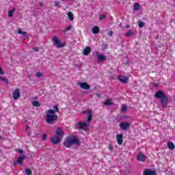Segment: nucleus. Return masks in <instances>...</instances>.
Wrapping results in <instances>:
<instances>
[{
	"label": "nucleus",
	"mask_w": 175,
	"mask_h": 175,
	"mask_svg": "<svg viewBox=\"0 0 175 175\" xmlns=\"http://www.w3.org/2000/svg\"><path fill=\"white\" fill-rule=\"evenodd\" d=\"M59 111L58 106L53 105V109H49L46 113V121L47 124H53L58 120V115L56 113Z\"/></svg>",
	"instance_id": "1"
},
{
	"label": "nucleus",
	"mask_w": 175,
	"mask_h": 175,
	"mask_svg": "<svg viewBox=\"0 0 175 175\" xmlns=\"http://www.w3.org/2000/svg\"><path fill=\"white\" fill-rule=\"evenodd\" d=\"M76 144H80V140L77 137L74 135L67 137L63 143L64 147H66L67 148H70L72 146Z\"/></svg>",
	"instance_id": "2"
},
{
	"label": "nucleus",
	"mask_w": 175,
	"mask_h": 175,
	"mask_svg": "<svg viewBox=\"0 0 175 175\" xmlns=\"http://www.w3.org/2000/svg\"><path fill=\"white\" fill-rule=\"evenodd\" d=\"M52 41L53 42L55 46H56V47L58 49H62V47H65V42H61L57 36H53Z\"/></svg>",
	"instance_id": "3"
},
{
	"label": "nucleus",
	"mask_w": 175,
	"mask_h": 175,
	"mask_svg": "<svg viewBox=\"0 0 175 175\" xmlns=\"http://www.w3.org/2000/svg\"><path fill=\"white\" fill-rule=\"evenodd\" d=\"M77 129H83V131H88L90 129V123L79 122L76 124Z\"/></svg>",
	"instance_id": "4"
},
{
	"label": "nucleus",
	"mask_w": 175,
	"mask_h": 175,
	"mask_svg": "<svg viewBox=\"0 0 175 175\" xmlns=\"http://www.w3.org/2000/svg\"><path fill=\"white\" fill-rule=\"evenodd\" d=\"M166 94L162 90H159L154 94V97L157 99H163V98L166 97Z\"/></svg>",
	"instance_id": "5"
},
{
	"label": "nucleus",
	"mask_w": 175,
	"mask_h": 175,
	"mask_svg": "<svg viewBox=\"0 0 175 175\" xmlns=\"http://www.w3.org/2000/svg\"><path fill=\"white\" fill-rule=\"evenodd\" d=\"M83 114H88L87 122L90 124L92 121V111L90 110L84 111Z\"/></svg>",
	"instance_id": "6"
},
{
	"label": "nucleus",
	"mask_w": 175,
	"mask_h": 175,
	"mask_svg": "<svg viewBox=\"0 0 175 175\" xmlns=\"http://www.w3.org/2000/svg\"><path fill=\"white\" fill-rule=\"evenodd\" d=\"M120 128L122 131H128V129H129V128H131V124H129V123H128L126 122H121L120 124Z\"/></svg>",
	"instance_id": "7"
},
{
	"label": "nucleus",
	"mask_w": 175,
	"mask_h": 175,
	"mask_svg": "<svg viewBox=\"0 0 175 175\" xmlns=\"http://www.w3.org/2000/svg\"><path fill=\"white\" fill-rule=\"evenodd\" d=\"M143 175H157V171L147 168L144 170Z\"/></svg>",
	"instance_id": "8"
},
{
	"label": "nucleus",
	"mask_w": 175,
	"mask_h": 175,
	"mask_svg": "<svg viewBox=\"0 0 175 175\" xmlns=\"http://www.w3.org/2000/svg\"><path fill=\"white\" fill-rule=\"evenodd\" d=\"M61 139H62L61 137L58 135H54L52 137L51 142L53 143V144H58V143L61 142Z\"/></svg>",
	"instance_id": "9"
},
{
	"label": "nucleus",
	"mask_w": 175,
	"mask_h": 175,
	"mask_svg": "<svg viewBox=\"0 0 175 175\" xmlns=\"http://www.w3.org/2000/svg\"><path fill=\"white\" fill-rule=\"evenodd\" d=\"M137 161H139L140 162H146V159H147V157L144 154H143L142 152L139 153V154L137 156Z\"/></svg>",
	"instance_id": "10"
},
{
	"label": "nucleus",
	"mask_w": 175,
	"mask_h": 175,
	"mask_svg": "<svg viewBox=\"0 0 175 175\" xmlns=\"http://www.w3.org/2000/svg\"><path fill=\"white\" fill-rule=\"evenodd\" d=\"M160 102L161 103L162 107H166V106H167V102H169V98H167V96H165V97L161 98Z\"/></svg>",
	"instance_id": "11"
},
{
	"label": "nucleus",
	"mask_w": 175,
	"mask_h": 175,
	"mask_svg": "<svg viewBox=\"0 0 175 175\" xmlns=\"http://www.w3.org/2000/svg\"><path fill=\"white\" fill-rule=\"evenodd\" d=\"M65 133H64V129H62L61 127H58L56 130V136H59L62 139Z\"/></svg>",
	"instance_id": "12"
},
{
	"label": "nucleus",
	"mask_w": 175,
	"mask_h": 175,
	"mask_svg": "<svg viewBox=\"0 0 175 175\" xmlns=\"http://www.w3.org/2000/svg\"><path fill=\"white\" fill-rule=\"evenodd\" d=\"M78 85L83 90H90V84L83 82L78 83Z\"/></svg>",
	"instance_id": "13"
},
{
	"label": "nucleus",
	"mask_w": 175,
	"mask_h": 175,
	"mask_svg": "<svg viewBox=\"0 0 175 175\" xmlns=\"http://www.w3.org/2000/svg\"><path fill=\"white\" fill-rule=\"evenodd\" d=\"M122 137H124V135L123 134H118L116 136L118 144L120 146H121V144H122V143H124V139H122Z\"/></svg>",
	"instance_id": "14"
},
{
	"label": "nucleus",
	"mask_w": 175,
	"mask_h": 175,
	"mask_svg": "<svg viewBox=\"0 0 175 175\" xmlns=\"http://www.w3.org/2000/svg\"><path fill=\"white\" fill-rule=\"evenodd\" d=\"M20 96H21L20 90L16 89L13 93L14 99L15 100H17V99H18Z\"/></svg>",
	"instance_id": "15"
},
{
	"label": "nucleus",
	"mask_w": 175,
	"mask_h": 175,
	"mask_svg": "<svg viewBox=\"0 0 175 175\" xmlns=\"http://www.w3.org/2000/svg\"><path fill=\"white\" fill-rule=\"evenodd\" d=\"M118 79L119 81L123 83L124 84H126V83H128V78L126 77L120 75L118 77Z\"/></svg>",
	"instance_id": "16"
},
{
	"label": "nucleus",
	"mask_w": 175,
	"mask_h": 175,
	"mask_svg": "<svg viewBox=\"0 0 175 175\" xmlns=\"http://www.w3.org/2000/svg\"><path fill=\"white\" fill-rule=\"evenodd\" d=\"M105 59H106V56L103 54L97 55V62H98V64H100V62H102V61H105Z\"/></svg>",
	"instance_id": "17"
},
{
	"label": "nucleus",
	"mask_w": 175,
	"mask_h": 175,
	"mask_svg": "<svg viewBox=\"0 0 175 175\" xmlns=\"http://www.w3.org/2000/svg\"><path fill=\"white\" fill-rule=\"evenodd\" d=\"M136 32L132 29H129V31L126 33V38H131L135 35Z\"/></svg>",
	"instance_id": "18"
},
{
	"label": "nucleus",
	"mask_w": 175,
	"mask_h": 175,
	"mask_svg": "<svg viewBox=\"0 0 175 175\" xmlns=\"http://www.w3.org/2000/svg\"><path fill=\"white\" fill-rule=\"evenodd\" d=\"M24 159H25V156L24 154H22L20 157H18L17 159L18 165H21L24 161Z\"/></svg>",
	"instance_id": "19"
},
{
	"label": "nucleus",
	"mask_w": 175,
	"mask_h": 175,
	"mask_svg": "<svg viewBox=\"0 0 175 175\" xmlns=\"http://www.w3.org/2000/svg\"><path fill=\"white\" fill-rule=\"evenodd\" d=\"M91 53V48L90 46H87L83 51V55H88Z\"/></svg>",
	"instance_id": "20"
},
{
	"label": "nucleus",
	"mask_w": 175,
	"mask_h": 175,
	"mask_svg": "<svg viewBox=\"0 0 175 175\" xmlns=\"http://www.w3.org/2000/svg\"><path fill=\"white\" fill-rule=\"evenodd\" d=\"M167 146L168 148H169L170 150H174V148H175L174 144L173 142H169L167 143Z\"/></svg>",
	"instance_id": "21"
},
{
	"label": "nucleus",
	"mask_w": 175,
	"mask_h": 175,
	"mask_svg": "<svg viewBox=\"0 0 175 175\" xmlns=\"http://www.w3.org/2000/svg\"><path fill=\"white\" fill-rule=\"evenodd\" d=\"M92 32L94 33V35H96V33H99V27L95 26L92 29Z\"/></svg>",
	"instance_id": "22"
},
{
	"label": "nucleus",
	"mask_w": 175,
	"mask_h": 175,
	"mask_svg": "<svg viewBox=\"0 0 175 175\" xmlns=\"http://www.w3.org/2000/svg\"><path fill=\"white\" fill-rule=\"evenodd\" d=\"M70 21H73L75 20V18L73 17V13L72 12H69L67 14Z\"/></svg>",
	"instance_id": "23"
},
{
	"label": "nucleus",
	"mask_w": 175,
	"mask_h": 175,
	"mask_svg": "<svg viewBox=\"0 0 175 175\" xmlns=\"http://www.w3.org/2000/svg\"><path fill=\"white\" fill-rule=\"evenodd\" d=\"M105 106H112L113 103L111 100L107 99L106 101L104 102Z\"/></svg>",
	"instance_id": "24"
},
{
	"label": "nucleus",
	"mask_w": 175,
	"mask_h": 175,
	"mask_svg": "<svg viewBox=\"0 0 175 175\" xmlns=\"http://www.w3.org/2000/svg\"><path fill=\"white\" fill-rule=\"evenodd\" d=\"M32 105H33V106H34V107H40V103H39L37 100H33L32 102Z\"/></svg>",
	"instance_id": "25"
},
{
	"label": "nucleus",
	"mask_w": 175,
	"mask_h": 175,
	"mask_svg": "<svg viewBox=\"0 0 175 175\" xmlns=\"http://www.w3.org/2000/svg\"><path fill=\"white\" fill-rule=\"evenodd\" d=\"M14 10H16V9L14 8L8 12V17L13 16V14H14Z\"/></svg>",
	"instance_id": "26"
},
{
	"label": "nucleus",
	"mask_w": 175,
	"mask_h": 175,
	"mask_svg": "<svg viewBox=\"0 0 175 175\" xmlns=\"http://www.w3.org/2000/svg\"><path fill=\"white\" fill-rule=\"evenodd\" d=\"M16 33L23 35V36H25V35H27V33L25 31H22L21 29H18V30L16 31Z\"/></svg>",
	"instance_id": "27"
},
{
	"label": "nucleus",
	"mask_w": 175,
	"mask_h": 175,
	"mask_svg": "<svg viewBox=\"0 0 175 175\" xmlns=\"http://www.w3.org/2000/svg\"><path fill=\"white\" fill-rule=\"evenodd\" d=\"M25 172L26 174H27V175H32V171L28 168H26L25 170Z\"/></svg>",
	"instance_id": "28"
},
{
	"label": "nucleus",
	"mask_w": 175,
	"mask_h": 175,
	"mask_svg": "<svg viewBox=\"0 0 175 175\" xmlns=\"http://www.w3.org/2000/svg\"><path fill=\"white\" fill-rule=\"evenodd\" d=\"M54 4H55V8H61V2L59 1H54Z\"/></svg>",
	"instance_id": "29"
},
{
	"label": "nucleus",
	"mask_w": 175,
	"mask_h": 175,
	"mask_svg": "<svg viewBox=\"0 0 175 175\" xmlns=\"http://www.w3.org/2000/svg\"><path fill=\"white\" fill-rule=\"evenodd\" d=\"M139 8H140V5H139V3H136L135 5H134V10H139Z\"/></svg>",
	"instance_id": "30"
},
{
	"label": "nucleus",
	"mask_w": 175,
	"mask_h": 175,
	"mask_svg": "<svg viewBox=\"0 0 175 175\" xmlns=\"http://www.w3.org/2000/svg\"><path fill=\"white\" fill-rule=\"evenodd\" d=\"M121 110L122 111H126V110H128V107H126V105H122Z\"/></svg>",
	"instance_id": "31"
},
{
	"label": "nucleus",
	"mask_w": 175,
	"mask_h": 175,
	"mask_svg": "<svg viewBox=\"0 0 175 175\" xmlns=\"http://www.w3.org/2000/svg\"><path fill=\"white\" fill-rule=\"evenodd\" d=\"M139 28H143L144 27V23H143L142 21H139Z\"/></svg>",
	"instance_id": "32"
},
{
	"label": "nucleus",
	"mask_w": 175,
	"mask_h": 175,
	"mask_svg": "<svg viewBox=\"0 0 175 175\" xmlns=\"http://www.w3.org/2000/svg\"><path fill=\"white\" fill-rule=\"evenodd\" d=\"M0 80H1V81H4L5 83H8V79H6V78L0 77Z\"/></svg>",
	"instance_id": "33"
},
{
	"label": "nucleus",
	"mask_w": 175,
	"mask_h": 175,
	"mask_svg": "<svg viewBox=\"0 0 175 175\" xmlns=\"http://www.w3.org/2000/svg\"><path fill=\"white\" fill-rule=\"evenodd\" d=\"M104 18H106V15H100L99 16V20H104Z\"/></svg>",
	"instance_id": "34"
},
{
	"label": "nucleus",
	"mask_w": 175,
	"mask_h": 175,
	"mask_svg": "<svg viewBox=\"0 0 175 175\" xmlns=\"http://www.w3.org/2000/svg\"><path fill=\"white\" fill-rule=\"evenodd\" d=\"M46 139H47V135L43 134L42 135V140H43V142H44L46 140Z\"/></svg>",
	"instance_id": "35"
},
{
	"label": "nucleus",
	"mask_w": 175,
	"mask_h": 175,
	"mask_svg": "<svg viewBox=\"0 0 175 175\" xmlns=\"http://www.w3.org/2000/svg\"><path fill=\"white\" fill-rule=\"evenodd\" d=\"M16 152H18L19 154H23V152H24V150H23L22 149H17Z\"/></svg>",
	"instance_id": "36"
},
{
	"label": "nucleus",
	"mask_w": 175,
	"mask_h": 175,
	"mask_svg": "<svg viewBox=\"0 0 175 175\" xmlns=\"http://www.w3.org/2000/svg\"><path fill=\"white\" fill-rule=\"evenodd\" d=\"M107 36H113V31H110L107 33Z\"/></svg>",
	"instance_id": "37"
},
{
	"label": "nucleus",
	"mask_w": 175,
	"mask_h": 175,
	"mask_svg": "<svg viewBox=\"0 0 175 175\" xmlns=\"http://www.w3.org/2000/svg\"><path fill=\"white\" fill-rule=\"evenodd\" d=\"M70 29H72V26H67L66 28V31H70Z\"/></svg>",
	"instance_id": "38"
},
{
	"label": "nucleus",
	"mask_w": 175,
	"mask_h": 175,
	"mask_svg": "<svg viewBox=\"0 0 175 175\" xmlns=\"http://www.w3.org/2000/svg\"><path fill=\"white\" fill-rule=\"evenodd\" d=\"M33 51H36V53H38L39 51V49L38 47L33 48Z\"/></svg>",
	"instance_id": "39"
},
{
	"label": "nucleus",
	"mask_w": 175,
	"mask_h": 175,
	"mask_svg": "<svg viewBox=\"0 0 175 175\" xmlns=\"http://www.w3.org/2000/svg\"><path fill=\"white\" fill-rule=\"evenodd\" d=\"M36 76L37 77H42V74L40 72H37Z\"/></svg>",
	"instance_id": "40"
},
{
	"label": "nucleus",
	"mask_w": 175,
	"mask_h": 175,
	"mask_svg": "<svg viewBox=\"0 0 175 175\" xmlns=\"http://www.w3.org/2000/svg\"><path fill=\"white\" fill-rule=\"evenodd\" d=\"M109 150H110V151H113V145H109Z\"/></svg>",
	"instance_id": "41"
},
{
	"label": "nucleus",
	"mask_w": 175,
	"mask_h": 175,
	"mask_svg": "<svg viewBox=\"0 0 175 175\" xmlns=\"http://www.w3.org/2000/svg\"><path fill=\"white\" fill-rule=\"evenodd\" d=\"M0 75H5V72L3 70H2V68L0 67Z\"/></svg>",
	"instance_id": "42"
},
{
	"label": "nucleus",
	"mask_w": 175,
	"mask_h": 175,
	"mask_svg": "<svg viewBox=\"0 0 175 175\" xmlns=\"http://www.w3.org/2000/svg\"><path fill=\"white\" fill-rule=\"evenodd\" d=\"M96 96H98V98H100V92H97L96 94Z\"/></svg>",
	"instance_id": "43"
},
{
	"label": "nucleus",
	"mask_w": 175,
	"mask_h": 175,
	"mask_svg": "<svg viewBox=\"0 0 175 175\" xmlns=\"http://www.w3.org/2000/svg\"><path fill=\"white\" fill-rule=\"evenodd\" d=\"M18 163H14L13 165L14 166H16L17 165Z\"/></svg>",
	"instance_id": "44"
},
{
	"label": "nucleus",
	"mask_w": 175,
	"mask_h": 175,
	"mask_svg": "<svg viewBox=\"0 0 175 175\" xmlns=\"http://www.w3.org/2000/svg\"><path fill=\"white\" fill-rule=\"evenodd\" d=\"M126 28H129V26H126Z\"/></svg>",
	"instance_id": "45"
},
{
	"label": "nucleus",
	"mask_w": 175,
	"mask_h": 175,
	"mask_svg": "<svg viewBox=\"0 0 175 175\" xmlns=\"http://www.w3.org/2000/svg\"><path fill=\"white\" fill-rule=\"evenodd\" d=\"M2 139V137H1V135H0V139Z\"/></svg>",
	"instance_id": "46"
},
{
	"label": "nucleus",
	"mask_w": 175,
	"mask_h": 175,
	"mask_svg": "<svg viewBox=\"0 0 175 175\" xmlns=\"http://www.w3.org/2000/svg\"><path fill=\"white\" fill-rule=\"evenodd\" d=\"M27 128H29V126H27Z\"/></svg>",
	"instance_id": "47"
},
{
	"label": "nucleus",
	"mask_w": 175,
	"mask_h": 175,
	"mask_svg": "<svg viewBox=\"0 0 175 175\" xmlns=\"http://www.w3.org/2000/svg\"><path fill=\"white\" fill-rule=\"evenodd\" d=\"M62 1H68V0H62Z\"/></svg>",
	"instance_id": "48"
}]
</instances>
